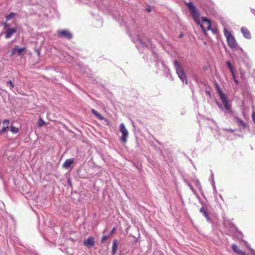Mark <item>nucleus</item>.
<instances>
[{
    "mask_svg": "<svg viewBox=\"0 0 255 255\" xmlns=\"http://www.w3.org/2000/svg\"><path fill=\"white\" fill-rule=\"evenodd\" d=\"M173 64L176 70V73L181 81L186 85L188 84L187 76L185 75L184 71L181 64L177 60L173 61Z\"/></svg>",
    "mask_w": 255,
    "mask_h": 255,
    "instance_id": "nucleus-1",
    "label": "nucleus"
},
{
    "mask_svg": "<svg viewBox=\"0 0 255 255\" xmlns=\"http://www.w3.org/2000/svg\"><path fill=\"white\" fill-rule=\"evenodd\" d=\"M216 89L217 92L219 94V97L221 99L222 103L223 104L225 108L229 113H232V106L229 103L228 99L226 95L223 93L222 91L220 89L219 86L217 85Z\"/></svg>",
    "mask_w": 255,
    "mask_h": 255,
    "instance_id": "nucleus-2",
    "label": "nucleus"
},
{
    "mask_svg": "<svg viewBox=\"0 0 255 255\" xmlns=\"http://www.w3.org/2000/svg\"><path fill=\"white\" fill-rule=\"evenodd\" d=\"M187 7L189 9V12L195 21L198 23L199 20V13L195 7V6L192 2L187 3Z\"/></svg>",
    "mask_w": 255,
    "mask_h": 255,
    "instance_id": "nucleus-3",
    "label": "nucleus"
},
{
    "mask_svg": "<svg viewBox=\"0 0 255 255\" xmlns=\"http://www.w3.org/2000/svg\"><path fill=\"white\" fill-rule=\"evenodd\" d=\"M224 33L225 37L227 38L229 46L231 48L236 47L237 46V43L234 37L231 34L230 32L227 31L226 28H224Z\"/></svg>",
    "mask_w": 255,
    "mask_h": 255,
    "instance_id": "nucleus-4",
    "label": "nucleus"
},
{
    "mask_svg": "<svg viewBox=\"0 0 255 255\" xmlns=\"http://www.w3.org/2000/svg\"><path fill=\"white\" fill-rule=\"evenodd\" d=\"M120 130L122 133L121 139L122 141L126 142L128 135V132L124 124L122 123L120 126Z\"/></svg>",
    "mask_w": 255,
    "mask_h": 255,
    "instance_id": "nucleus-5",
    "label": "nucleus"
},
{
    "mask_svg": "<svg viewBox=\"0 0 255 255\" xmlns=\"http://www.w3.org/2000/svg\"><path fill=\"white\" fill-rule=\"evenodd\" d=\"M202 21L203 22V24L201 25V27L202 29L204 31H205V29L210 30L211 27V21L205 17H202Z\"/></svg>",
    "mask_w": 255,
    "mask_h": 255,
    "instance_id": "nucleus-6",
    "label": "nucleus"
},
{
    "mask_svg": "<svg viewBox=\"0 0 255 255\" xmlns=\"http://www.w3.org/2000/svg\"><path fill=\"white\" fill-rule=\"evenodd\" d=\"M57 32L58 35L61 37L66 38L68 39L72 38L73 37L72 34L69 31V30L67 29L59 30Z\"/></svg>",
    "mask_w": 255,
    "mask_h": 255,
    "instance_id": "nucleus-7",
    "label": "nucleus"
},
{
    "mask_svg": "<svg viewBox=\"0 0 255 255\" xmlns=\"http://www.w3.org/2000/svg\"><path fill=\"white\" fill-rule=\"evenodd\" d=\"M83 243L86 247H93L95 244V239L93 237H89L88 239L84 240Z\"/></svg>",
    "mask_w": 255,
    "mask_h": 255,
    "instance_id": "nucleus-8",
    "label": "nucleus"
},
{
    "mask_svg": "<svg viewBox=\"0 0 255 255\" xmlns=\"http://www.w3.org/2000/svg\"><path fill=\"white\" fill-rule=\"evenodd\" d=\"M17 31L16 27L7 28L5 32V37L8 39Z\"/></svg>",
    "mask_w": 255,
    "mask_h": 255,
    "instance_id": "nucleus-9",
    "label": "nucleus"
},
{
    "mask_svg": "<svg viewBox=\"0 0 255 255\" xmlns=\"http://www.w3.org/2000/svg\"><path fill=\"white\" fill-rule=\"evenodd\" d=\"M241 32L245 38L250 39L251 35L249 30L245 27H242L241 29Z\"/></svg>",
    "mask_w": 255,
    "mask_h": 255,
    "instance_id": "nucleus-10",
    "label": "nucleus"
},
{
    "mask_svg": "<svg viewBox=\"0 0 255 255\" xmlns=\"http://www.w3.org/2000/svg\"><path fill=\"white\" fill-rule=\"evenodd\" d=\"M234 120L239 127H242L244 129L246 128V124L241 118L235 117Z\"/></svg>",
    "mask_w": 255,
    "mask_h": 255,
    "instance_id": "nucleus-11",
    "label": "nucleus"
},
{
    "mask_svg": "<svg viewBox=\"0 0 255 255\" xmlns=\"http://www.w3.org/2000/svg\"><path fill=\"white\" fill-rule=\"evenodd\" d=\"M74 159L70 158L66 159L63 164V167L66 169H68L70 167L71 164L74 162Z\"/></svg>",
    "mask_w": 255,
    "mask_h": 255,
    "instance_id": "nucleus-12",
    "label": "nucleus"
},
{
    "mask_svg": "<svg viewBox=\"0 0 255 255\" xmlns=\"http://www.w3.org/2000/svg\"><path fill=\"white\" fill-rule=\"evenodd\" d=\"M24 50L23 48H18L17 47H15L12 50V54H17L18 55H20L22 54Z\"/></svg>",
    "mask_w": 255,
    "mask_h": 255,
    "instance_id": "nucleus-13",
    "label": "nucleus"
},
{
    "mask_svg": "<svg viewBox=\"0 0 255 255\" xmlns=\"http://www.w3.org/2000/svg\"><path fill=\"white\" fill-rule=\"evenodd\" d=\"M232 248L233 250L236 253L241 255H246L244 252H242L236 244H233L232 245Z\"/></svg>",
    "mask_w": 255,
    "mask_h": 255,
    "instance_id": "nucleus-14",
    "label": "nucleus"
},
{
    "mask_svg": "<svg viewBox=\"0 0 255 255\" xmlns=\"http://www.w3.org/2000/svg\"><path fill=\"white\" fill-rule=\"evenodd\" d=\"M118 242L117 240L115 239L113 241V245H112V254L113 255H115L117 249H118Z\"/></svg>",
    "mask_w": 255,
    "mask_h": 255,
    "instance_id": "nucleus-15",
    "label": "nucleus"
},
{
    "mask_svg": "<svg viewBox=\"0 0 255 255\" xmlns=\"http://www.w3.org/2000/svg\"><path fill=\"white\" fill-rule=\"evenodd\" d=\"M200 212L206 218L207 221L209 222L210 221L209 216L207 212L205 211V210L203 207H202L200 208Z\"/></svg>",
    "mask_w": 255,
    "mask_h": 255,
    "instance_id": "nucleus-16",
    "label": "nucleus"
},
{
    "mask_svg": "<svg viewBox=\"0 0 255 255\" xmlns=\"http://www.w3.org/2000/svg\"><path fill=\"white\" fill-rule=\"evenodd\" d=\"M92 113L99 119L103 120L104 117L96 110L94 109L91 110Z\"/></svg>",
    "mask_w": 255,
    "mask_h": 255,
    "instance_id": "nucleus-17",
    "label": "nucleus"
},
{
    "mask_svg": "<svg viewBox=\"0 0 255 255\" xmlns=\"http://www.w3.org/2000/svg\"><path fill=\"white\" fill-rule=\"evenodd\" d=\"M227 65L228 67V68L230 69V72H231L233 77H234V68L232 65L231 63L229 61L227 62Z\"/></svg>",
    "mask_w": 255,
    "mask_h": 255,
    "instance_id": "nucleus-18",
    "label": "nucleus"
},
{
    "mask_svg": "<svg viewBox=\"0 0 255 255\" xmlns=\"http://www.w3.org/2000/svg\"><path fill=\"white\" fill-rule=\"evenodd\" d=\"M10 130L13 133H17L18 132L19 129L13 126H11L10 127Z\"/></svg>",
    "mask_w": 255,
    "mask_h": 255,
    "instance_id": "nucleus-19",
    "label": "nucleus"
},
{
    "mask_svg": "<svg viewBox=\"0 0 255 255\" xmlns=\"http://www.w3.org/2000/svg\"><path fill=\"white\" fill-rule=\"evenodd\" d=\"M15 16V13L14 12H10L6 16V20H9L13 18Z\"/></svg>",
    "mask_w": 255,
    "mask_h": 255,
    "instance_id": "nucleus-20",
    "label": "nucleus"
},
{
    "mask_svg": "<svg viewBox=\"0 0 255 255\" xmlns=\"http://www.w3.org/2000/svg\"><path fill=\"white\" fill-rule=\"evenodd\" d=\"M9 124V120H4L2 122L3 127H5L7 128Z\"/></svg>",
    "mask_w": 255,
    "mask_h": 255,
    "instance_id": "nucleus-21",
    "label": "nucleus"
},
{
    "mask_svg": "<svg viewBox=\"0 0 255 255\" xmlns=\"http://www.w3.org/2000/svg\"><path fill=\"white\" fill-rule=\"evenodd\" d=\"M45 124V122L41 118H40L38 121V126L41 127Z\"/></svg>",
    "mask_w": 255,
    "mask_h": 255,
    "instance_id": "nucleus-22",
    "label": "nucleus"
},
{
    "mask_svg": "<svg viewBox=\"0 0 255 255\" xmlns=\"http://www.w3.org/2000/svg\"><path fill=\"white\" fill-rule=\"evenodd\" d=\"M6 84L7 86H9L10 87V89L14 88V84L11 80L7 81Z\"/></svg>",
    "mask_w": 255,
    "mask_h": 255,
    "instance_id": "nucleus-23",
    "label": "nucleus"
},
{
    "mask_svg": "<svg viewBox=\"0 0 255 255\" xmlns=\"http://www.w3.org/2000/svg\"><path fill=\"white\" fill-rule=\"evenodd\" d=\"M7 128H6L5 127H3L0 130V135L4 133L6 131Z\"/></svg>",
    "mask_w": 255,
    "mask_h": 255,
    "instance_id": "nucleus-24",
    "label": "nucleus"
},
{
    "mask_svg": "<svg viewBox=\"0 0 255 255\" xmlns=\"http://www.w3.org/2000/svg\"><path fill=\"white\" fill-rule=\"evenodd\" d=\"M109 238V236H104L102 238V242H103L104 241H105V240H106L107 239H108Z\"/></svg>",
    "mask_w": 255,
    "mask_h": 255,
    "instance_id": "nucleus-25",
    "label": "nucleus"
},
{
    "mask_svg": "<svg viewBox=\"0 0 255 255\" xmlns=\"http://www.w3.org/2000/svg\"><path fill=\"white\" fill-rule=\"evenodd\" d=\"M252 119L253 121L254 122V124H255V112H254L252 114Z\"/></svg>",
    "mask_w": 255,
    "mask_h": 255,
    "instance_id": "nucleus-26",
    "label": "nucleus"
},
{
    "mask_svg": "<svg viewBox=\"0 0 255 255\" xmlns=\"http://www.w3.org/2000/svg\"><path fill=\"white\" fill-rule=\"evenodd\" d=\"M234 82L237 84H238L239 81L236 79L235 75H234V77H233Z\"/></svg>",
    "mask_w": 255,
    "mask_h": 255,
    "instance_id": "nucleus-27",
    "label": "nucleus"
},
{
    "mask_svg": "<svg viewBox=\"0 0 255 255\" xmlns=\"http://www.w3.org/2000/svg\"><path fill=\"white\" fill-rule=\"evenodd\" d=\"M115 230H116V228H114L112 230V231L110 232V235H112V234H113V233L115 232Z\"/></svg>",
    "mask_w": 255,
    "mask_h": 255,
    "instance_id": "nucleus-28",
    "label": "nucleus"
},
{
    "mask_svg": "<svg viewBox=\"0 0 255 255\" xmlns=\"http://www.w3.org/2000/svg\"><path fill=\"white\" fill-rule=\"evenodd\" d=\"M217 105L218 106V107H219V108L220 109H223V107L221 105H220L218 102H217Z\"/></svg>",
    "mask_w": 255,
    "mask_h": 255,
    "instance_id": "nucleus-29",
    "label": "nucleus"
},
{
    "mask_svg": "<svg viewBox=\"0 0 255 255\" xmlns=\"http://www.w3.org/2000/svg\"><path fill=\"white\" fill-rule=\"evenodd\" d=\"M3 25H4V27L5 28H6L7 27V26H8V24L7 23H6V22H5Z\"/></svg>",
    "mask_w": 255,
    "mask_h": 255,
    "instance_id": "nucleus-30",
    "label": "nucleus"
},
{
    "mask_svg": "<svg viewBox=\"0 0 255 255\" xmlns=\"http://www.w3.org/2000/svg\"><path fill=\"white\" fill-rule=\"evenodd\" d=\"M252 12L255 15V9H252Z\"/></svg>",
    "mask_w": 255,
    "mask_h": 255,
    "instance_id": "nucleus-31",
    "label": "nucleus"
},
{
    "mask_svg": "<svg viewBox=\"0 0 255 255\" xmlns=\"http://www.w3.org/2000/svg\"><path fill=\"white\" fill-rule=\"evenodd\" d=\"M189 187L190 188V189L191 190H193V187H192V186L191 185H189Z\"/></svg>",
    "mask_w": 255,
    "mask_h": 255,
    "instance_id": "nucleus-32",
    "label": "nucleus"
},
{
    "mask_svg": "<svg viewBox=\"0 0 255 255\" xmlns=\"http://www.w3.org/2000/svg\"><path fill=\"white\" fill-rule=\"evenodd\" d=\"M146 10H147V11H150V10H150V8H147V9H146Z\"/></svg>",
    "mask_w": 255,
    "mask_h": 255,
    "instance_id": "nucleus-33",
    "label": "nucleus"
},
{
    "mask_svg": "<svg viewBox=\"0 0 255 255\" xmlns=\"http://www.w3.org/2000/svg\"><path fill=\"white\" fill-rule=\"evenodd\" d=\"M182 36H183V34H181L180 35V37H182Z\"/></svg>",
    "mask_w": 255,
    "mask_h": 255,
    "instance_id": "nucleus-34",
    "label": "nucleus"
},
{
    "mask_svg": "<svg viewBox=\"0 0 255 255\" xmlns=\"http://www.w3.org/2000/svg\"><path fill=\"white\" fill-rule=\"evenodd\" d=\"M229 131H233V130L232 129H230V130H229Z\"/></svg>",
    "mask_w": 255,
    "mask_h": 255,
    "instance_id": "nucleus-35",
    "label": "nucleus"
},
{
    "mask_svg": "<svg viewBox=\"0 0 255 255\" xmlns=\"http://www.w3.org/2000/svg\"><path fill=\"white\" fill-rule=\"evenodd\" d=\"M139 41L140 42V43H141L142 44H143V43H142V42L141 41V40H140V39H139Z\"/></svg>",
    "mask_w": 255,
    "mask_h": 255,
    "instance_id": "nucleus-36",
    "label": "nucleus"
},
{
    "mask_svg": "<svg viewBox=\"0 0 255 255\" xmlns=\"http://www.w3.org/2000/svg\"><path fill=\"white\" fill-rule=\"evenodd\" d=\"M120 255H123L120 254Z\"/></svg>",
    "mask_w": 255,
    "mask_h": 255,
    "instance_id": "nucleus-37",
    "label": "nucleus"
}]
</instances>
